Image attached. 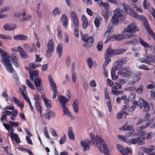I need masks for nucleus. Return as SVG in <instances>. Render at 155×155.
I'll return each instance as SVG.
<instances>
[{
	"label": "nucleus",
	"mask_w": 155,
	"mask_h": 155,
	"mask_svg": "<svg viewBox=\"0 0 155 155\" xmlns=\"http://www.w3.org/2000/svg\"><path fill=\"white\" fill-rule=\"evenodd\" d=\"M114 15L111 21V25L112 24L115 25H117L120 22H122L125 18L122 14V11L119 9L114 10L113 11Z\"/></svg>",
	"instance_id": "f257e3e1"
},
{
	"label": "nucleus",
	"mask_w": 155,
	"mask_h": 155,
	"mask_svg": "<svg viewBox=\"0 0 155 155\" xmlns=\"http://www.w3.org/2000/svg\"><path fill=\"white\" fill-rule=\"evenodd\" d=\"M1 56L3 64L7 71L10 73L13 72L14 69L9 60L10 56L9 54L5 51L2 53L1 54Z\"/></svg>",
	"instance_id": "f03ea898"
},
{
	"label": "nucleus",
	"mask_w": 155,
	"mask_h": 155,
	"mask_svg": "<svg viewBox=\"0 0 155 155\" xmlns=\"http://www.w3.org/2000/svg\"><path fill=\"white\" fill-rule=\"evenodd\" d=\"M126 49H117L113 50L111 47H109L106 51L105 54V59H110L112 55H117L125 52Z\"/></svg>",
	"instance_id": "7ed1b4c3"
},
{
	"label": "nucleus",
	"mask_w": 155,
	"mask_h": 155,
	"mask_svg": "<svg viewBox=\"0 0 155 155\" xmlns=\"http://www.w3.org/2000/svg\"><path fill=\"white\" fill-rule=\"evenodd\" d=\"M90 137L93 142V143L96 145L97 147L99 148V150L103 152L102 148L101 145L102 146L103 142L104 143H105V141L102 140L99 136L97 135L96 137H94V135L91 133L90 134Z\"/></svg>",
	"instance_id": "20e7f679"
},
{
	"label": "nucleus",
	"mask_w": 155,
	"mask_h": 155,
	"mask_svg": "<svg viewBox=\"0 0 155 155\" xmlns=\"http://www.w3.org/2000/svg\"><path fill=\"white\" fill-rule=\"evenodd\" d=\"M139 30V28L137 27L136 23L133 22L131 23L125 29L124 31L122 32V35L124 36L127 35L128 32H135Z\"/></svg>",
	"instance_id": "39448f33"
},
{
	"label": "nucleus",
	"mask_w": 155,
	"mask_h": 155,
	"mask_svg": "<svg viewBox=\"0 0 155 155\" xmlns=\"http://www.w3.org/2000/svg\"><path fill=\"white\" fill-rule=\"evenodd\" d=\"M117 73L119 75L128 77L132 75L133 72L131 70V68L129 67H127L122 68V70L119 71Z\"/></svg>",
	"instance_id": "423d86ee"
},
{
	"label": "nucleus",
	"mask_w": 155,
	"mask_h": 155,
	"mask_svg": "<svg viewBox=\"0 0 155 155\" xmlns=\"http://www.w3.org/2000/svg\"><path fill=\"white\" fill-rule=\"evenodd\" d=\"M144 56L145 58H138L137 59L138 61L141 63H144L148 64H150V59L151 58V54H148L147 52H145Z\"/></svg>",
	"instance_id": "0eeeda50"
},
{
	"label": "nucleus",
	"mask_w": 155,
	"mask_h": 155,
	"mask_svg": "<svg viewBox=\"0 0 155 155\" xmlns=\"http://www.w3.org/2000/svg\"><path fill=\"white\" fill-rule=\"evenodd\" d=\"M83 40L86 42L85 46L87 48H88L91 46L94 41L93 37H90L88 38L87 35L86 34H84L83 35Z\"/></svg>",
	"instance_id": "6e6552de"
},
{
	"label": "nucleus",
	"mask_w": 155,
	"mask_h": 155,
	"mask_svg": "<svg viewBox=\"0 0 155 155\" xmlns=\"http://www.w3.org/2000/svg\"><path fill=\"white\" fill-rule=\"evenodd\" d=\"M34 83L36 88L39 92L42 94L43 92L42 83L41 78H39L35 79Z\"/></svg>",
	"instance_id": "1a4fd4ad"
},
{
	"label": "nucleus",
	"mask_w": 155,
	"mask_h": 155,
	"mask_svg": "<svg viewBox=\"0 0 155 155\" xmlns=\"http://www.w3.org/2000/svg\"><path fill=\"white\" fill-rule=\"evenodd\" d=\"M138 41L139 43L144 48H150L151 50L154 53H155V47L153 45H150L149 44L144 41L141 38L139 39Z\"/></svg>",
	"instance_id": "9d476101"
},
{
	"label": "nucleus",
	"mask_w": 155,
	"mask_h": 155,
	"mask_svg": "<svg viewBox=\"0 0 155 155\" xmlns=\"http://www.w3.org/2000/svg\"><path fill=\"white\" fill-rule=\"evenodd\" d=\"M134 35L132 34H130L128 36H126L124 37L122 35L117 34L114 35H111V38L112 39V41L116 40L117 41H121L123 38H132Z\"/></svg>",
	"instance_id": "9b49d317"
},
{
	"label": "nucleus",
	"mask_w": 155,
	"mask_h": 155,
	"mask_svg": "<svg viewBox=\"0 0 155 155\" xmlns=\"http://www.w3.org/2000/svg\"><path fill=\"white\" fill-rule=\"evenodd\" d=\"M11 57L14 65L16 67L19 65L18 61V55L15 53H12L11 55Z\"/></svg>",
	"instance_id": "f8f14e48"
},
{
	"label": "nucleus",
	"mask_w": 155,
	"mask_h": 155,
	"mask_svg": "<svg viewBox=\"0 0 155 155\" xmlns=\"http://www.w3.org/2000/svg\"><path fill=\"white\" fill-rule=\"evenodd\" d=\"M58 100L60 104L62 105L63 108L66 107V103L68 101V99L65 97L58 95Z\"/></svg>",
	"instance_id": "ddd939ff"
},
{
	"label": "nucleus",
	"mask_w": 155,
	"mask_h": 155,
	"mask_svg": "<svg viewBox=\"0 0 155 155\" xmlns=\"http://www.w3.org/2000/svg\"><path fill=\"white\" fill-rule=\"evenodd\" d=\"M102 14L105 18V22H107L109 18L111 16L112 13L111 10H103Z\"/></svg>",
	"instance_id": "4468645a"
},
{
	"label": "nucleus",
	"mask_w": 155,
	"mask_h": 155,
	"mask_svg": "<svg viewBox=\"0 0 155 155\" xmlns=\"http://www.w3.org/2000/svg\"><path fill=\"white\" fill-rule=\"evenodd\" d=\"M17 26L15 24H6L3 26V29L6 31H12L15 29Z\"/></svg>",
	"instance_id": "2eb2a0df"
},
{
	"label": "nucleus",
	"mask_w": 155,
	"mask_h": 155,
	"mask_svg": "<svg viewBox=\"0 0 155 155\" xmlns=\"http://www.w3.org/2000/svg\"><path fill=\"white\" fill-rule=\"evenodd\" d=\"M38 73V70H35L33 71H29L30 80L32 81H33L34 77H35V79L36 78H40L39 76Z\"/></svg>",
	"instance_id": "dca6fc26"
},
{
	"label": "nucleus",
	"mask_w": 155,
	"mask_h": 155,
	"mask_svg": "<svg viewBox=\"0 0 155 155\" xmlns=\"http://www.w3.org/2000/svg\"><path fill=\"white\" fill-rule=\"evenodd\" d=\"M120 5H119L120 8H122L121 7H122L123 8V11L126 14H127L128 12H129L130 11L131 9L129 5L126 4L125 3H123L122 4H120Z\"/></svg>",
	"instance_id": "f3484780"
},
{
	"label": "nucleus",
	"mask_w": 155,
	"mask_h": 155,
	"mask_svg": "<svg viewBox=\"0 0 155 155\" xmlns=\"http://www.w3.org/2000/svg\"><path fill=\"white\" fill-rule=\"evenodd\" d=\"M120 68V66H114L111 70V73L112 79L115 80L117 78V76L115 75V72L116 71L118 70Z\"/></svg>",
	"instance_id": "a211bd4d"
},
{
	"label": "nucleus",
	"mask_w": 155,
	"mask_h": 155,
	"mask_svg": "<svg viewBox=\"0 0 155 155\" xmlns=\"http://www.w3.org/2000/svg\"><path fill=\"white\" fill-rule=\"evenodd\" d=\"M49 81L50 82L51 89L52 90H55L57 89L56 84L54 82L51 75L48 76Z\"/></svg>",
	"instance_id": "6ab92c4d"
},
{
	"label": "nucleus",
	"mask_w": 155,
	"mask_h": 155,
	"mask_svg": "<svg viewBox=\"0 0 155 155\" xmlns=\"http://www.w3.org/2000/svg\"><path fill=\"white\" fill-rule=\"evenodd\" d=\"M128 60V58L126 57L119 59L116 62L114 66L120 67L121 65L126 64Z\"/></svg>",
	"instance_id": "aec40b11"
},
{
	"label": "nucleus",
	"mask_w": 155,
	"mask_h": 155,
	"mask_svg": "<svg viewBox=\"0 0 155 155\" xmlns=\"http://www.w3.org/2000/svg\"><path fill=\"white\" fill-rule=\"evenodd\" d=\"M145 101L142 98H140L138 101H134L133 102V105L138 106L141 109H143V105L145 103Z\"/></svg>",
	"instance_id": "412c9836"
},
{
	"label": "nucleus",
	"mask_w": 155,
	"mask_h": 155,
	"mask_svg": "<svg viewBox=\"0 0 155 155\" xmlns=\"http://www.w3.org/2000/svg\"><path fill=\"white\" fill-rule=\"evenodd\" d=\"M141 73L139 72L135 73L133 76V79L134 81L132 82L133 84H134L136 82L139 81L141 77Z\"/></svg>",
	"instance_id": "4be33fe9"
},
{
	"label": "nucleus",
	"mask_w": 155,
	"mask_h": 155,
	"mask_svg": "<svg viewBox=\"0 0 155 155\" xmlns=\"http://www.w3.org/2000/svg\"><path fill=\"white\" fill-rule=\"evenodd\" d=\"M55 116L56 114L54 113L50 110H47V112L45 115L46 119H49L50 118L54 117Z\"/></svg>",
	"instance_id": "5701e85b"
},
{
	"label": "nucleus",
	"mask_w": 155,
	"mask_h": 155,
	"mask_svg": "<svg viewBox=\"0 0 155 155\" xmlns=\"http://www.w3.org/2000/svg\"><path fill=\"white\" fill-rule=\"evenodd\" d=\"M79 106V101L78 99L75 100L73 104V107L75 112L77 113L79 112L78 107Z\"/></svg>",
	"instance_id": "b1692460"
},
{
	"label": "nucleus",
	"mask_w": 155,
	"mask_h": 155,
	"mask_svg": "<svg viewBox=\"0 0 155 155\" xmlns=\"http://www.w3.org/2000/svg\"><path fill=\"white\" fill-rule=\"evenodd\" d=\"M61 21L65 28L66 29L68 21V18L66 15L63 14L62 15L61 18Z\"/></svg>",
	"instance_id": "393cba45"
},
{
	"label": "nucleus",
	"mask_w": 155,
	"mask_h": 155,
	"mask_svg": "<svg viewBox=\"0 0 155 155\" xmlns=\"http://www.w3.org/2000/svg\"><path fill=\"white\" fill-rule=\"evenodd\" d=\"M40 64L39 63L35 64L34 62H32L28 64V67H26L25 68L27 70H30L39 66Z\"/></svg>",
	"instance_id": "a878e982"
},
{
	"label": "nucleus",
	"mask_w": 155,
	"mask_h": 155,
	"mask_svg": "<svg viewBox=\"0 0 155 155\" xmlns=\"http://www.w3.org/2000/svg\"><path fill=\"white\" fill-rule=\"evenodd\" d=\"M63 110L64 114H65L66 116L68 117L71 120L73 119V120H75L74 117L72 116L71 112L66 107L63 108Z\"/></svg>",
	"instance_id": "bb28decb"
},
{
	"label": "nucleus",
	"mask_w": 155,
	"mask_h": 155,
	"mask_svg": "<svg viewBox=\"0 0 155 155\" xmlns=\"http://www.w3.org/2000/svg\"><path fill=\"white\" fill-rule=\"evenodd\" d=\"M18 49L20 53L21 57L22 58H25L27 57V53L20 46H18Z\"/></svg>",
	"instance_id": "cd10ccee"
},
{
	"label": "nucleus",
	"mask_w": 155,
	"mask_h": 155,
	"mask_svg": "<svg viewBox=\"0 0 155 155\" xmlns=\"http://www.w3.org/2000/svg\"><path fill=\"white\" fill-rule=\"evenodd\" d=\"M127 124H124L123 127L120 128L121 130H124L126 131H132V132L134 131V126L131 125L130 126H127Z\"/></svg>",
	"instance_id": "c85d7f7f"
},
{
	"label": "nucleus",
	"mask_w": 155,
	"mask_h": 155,
	"mask_svg": "<svg viewBox=\"0 0 155 155\" xmlns=\"http://www.w3.org/2000/svg\"><path fill=\"white\" fill-rule=\"evenodd\" d=\"M68 136L69 138L71 140H75V136L74 134L73 131L71 127H69L68 130Z\"/></svg>",
	"instance_id": "c756f323"
},
{
	"label": "nucleus",
	"mask_w": 155,
	"mask_h": 155,
	"mask_svg": "<svg viewBox=\"0 0 155 155\" xmlns=\"http://www.w3.org/2000/svg\"><path fill=\"white\" fill-rule=\"evenodd\" d=\"M13 102L18 106L21 107L23 109L24 107V105L23 103L21 101L18 99L17 98L13 97Z\"/></svg>",
	"instance_id": "7c9ffc66"
},
{
	"label": "nucleus",
	"mask_w": 155,
	"mask_h": 155,
	"mask_svg": "<svg viewBox=\"0 0 155 155\" xmlns=\"http://www.w3.org/2000/svg\"><path fill=\"white\" fill-rule=\"evenodd\" d=\"M71 16L73 19V21L74 25L79 24L78 17L76 13L74 11H72L71 12Z\"/></svg>",
	"instance_id": "2f4dec72"
},
{
	"label": "nucleus",
	"mask_w": 155,
	"mask_h": 155,
	"mask_svg": "<svg viewBox=\"0 0 155 155\" xmlns=\"http://www.w3.org/2000/svg\"><path fill=\"white\" fill-rule=\"evenodd\" d=\"M82 20L83 21L82 26L83 28H86L88 25V22L87 17L84 15L82 16Z\"/></svg>",
	"instance_id": "473e14b6"
},
{
	"label": "nucleus",
	"mask_w": 155,
	"mask_h": 155,
	"mask_svg": "<svg viewBox=\"0 0 155 155\" xmlns=\"http://www.w3.org/2000/svg\"><path fill=\"white\" fill-rule=\"evenodd\" d=\"M53 41V39H51L48 41L47 45V49L54 50V46Z\"/></svg>",
	"instance_id": "72a5a7b5"
},
{
	"label": "nucleus",
	"mask_w": 155,
	"mask_h": 155,
	"mask_svg": "<svg viewBox=\"0 0 155 155\" xmlns=\"http://www.w3.org/2000/svg\"><path fill=\"white\" fill-rule=\"evenodd\" d=\"M61 10L58 7H55L52 12V14L54 17L59 15L61 13Z\"/></svg>",
	"instance_id": "f704fd0d"
},
{
	"label": "nucleus",
	"mask_w": 155,
	"mask_h": 155,
	"mask_svg": "<svg viewBox=\"0 0 155 155\" xmlns=\"http://www.w3.org/2000/svg\"><path fill=\"white\" fill-rule=\"evenodd\" d=\"M113 31V30L112 25H111V23H110L108 27V28L104 33V36L105 37H107Z\"/></svg>",
	"instance_id": "c9c22d12"
},
{
	"label": "nucleus",
	"mask_w": 155,
	"mask_h": 155,
	"mask_svg": "<svg viewBox=\"0 0 155 155\" xmlns=\"http://www.w3.org/2000/svg\"><path fill=\"white\" fill-rule=\"evenodd\" d=\"M63 49V46L61 44H58L57 48V52L58 54L59 58H61L62 54Z\"/></svg>",
	"instance_id": "e433bc0d"
},
{
	"label": "nucleus",
	"mask_w": 155,
	"mask_h": 155,
	"mask_svg": "<svg viewBox=\"0 0 155 155\" xmlns=\"http://www.w3.org/2000/svg\"><path fill=\"white\" fill-rule=\"evenodd\" d=\"M132 151L128 147L124 149L122 153L124 155H131Z\"/></svg>",
	"instance_id": "4c0bfd02"
},
{
	"label": "nucleus",
	"mask_w": 155,
	"mask_h": 155,
	"mask_svg": "<svg viewBox=\"0 0 155 155\" xmlns=\"http://www.w3.org/2000/svg\"><path fill=\"white\" fill-rule=\"evenodd\" d=\"M81 146L84 147V151H86L87 150H89L90 149V147L86 143L85 140L84 141H81Z\"/></svg>",
	"instance_id": "58836bf2"
},
{
	"label": "nucleus",
	"mask_w": 155,
	"mask_h": 155,
	"mask_svg": "<svg viewBox=\"0 0 155 155\" xmlns=\"http://www.w3.org/2000/svg\"><path fill=\"white\" fill-rule=\"evenodd\" d=\"M99 5L101 6L104 7L105 10H110L109 6V4L107 2H103L102 1L100 4Z\"/></svg>",
	"instance_id": "ea45409f"
},
{
	"label": "nucleus",
	"mask_w": 155,
	"mask_h": 155,
	"mask_svg": "<svg viewBox=\"0 0 155 155\" xmlns=\"http://www.w3.org/2000/svg\"><path fill=\"white\" fill-rule=\"evenodd\" d=\"M23 47L29 53H31L33 52V49L30 47L28 44H24Z\"/></svg>",
	"instance_id": "a19ab883"
},
{
	"label": "nucleus",
	"mask_w": 155,
	"mask_h": 155,
	"mask_svg": "<svg viewBox=\"0 0 155 155\" xmlns=\"http://www.w3.org/2000/svg\"><path fill=\"white\" fill-rule=\"evenodd\" d=\"M122 87V85L118 83H116L112 88L111 91H114L117 90L118 89H120Z\"/></svg>",
	"instance_id": "79ce46f5"
},
{
	"label": "nucleus",
	"mask_w": 155,
	"mask_h": 155,
	"mask_svg": "<svg viewBox=\"0 0 155 155\" xmlns=\"http://www.w3.org/2000/svg\"><path fill=\"white\" fill-rule=\"evenodd\" d=\"M43 100L47 107L48 108H50L51 107V101L45 97L43 98Z\"/></svg>",
	"instance_id": "37998d69"
},
{
	"label": "nucleus",
	"mask_w": 155,
	"mask_h": 155,
	"mask_svg": "<svg viewBox=\"0 0 155 155\" xmlns=\"http://www.w3.org/2000/svg\"><path fill=\"white\" fill-rule=\"evenodd\" d=\"M127 114L124 111L122 110L117 114L116 118L118 119H121L123 117H125Z\"/></svg>",
	"instance_id": "c03bdc74"
},
{
	"label": "nucleus",
	"mask_w": 155,
	"mask_h": 155,
	"mask_svg": "<svg viewBox=\"0 0 155 155\" xmlns=\"http://www.w3.org/2000/svg\"><path fill=\"white\" fill-rule=\"evenodd\" d=\"M137 41L136 39H133L129 41H127L126 42V44L127 45H135L137 44Z\"/></svg>",
	"instance_id": "a18cd8bd"
},
{
	"label": "nucleus",
	"mask_w": 155,
	"mask_h": 155,
	"mask_svg": "<svg viewBox=\"0 0 155 155\" xmlns=\"http://www.w3.org/2000/svg\"><path fill=\"white\" fill-rule=\"evenodd\" d=\"M143 111L146 112L150 110V105L146 101L145 102V103L143 105Z\"/></svg>",
	"instance_id": "49530a36"
},
{
	"label": "nucleus",
	"mask_w": 155,
	"mask_h": 155,
	"mask_svg": "<svg viewBox=\"0 0 155 155\" xmlns=\"http://www.w3.org/2000/svg\"><path fill=\"white\" fill-rule=\"evenodd\" d=\"M150 124V121H148L147 122L146 124L144 125H143L138 127V130H144L146 128L149 127Z\"/></svg>",
	"instance_id": "de8ad7c7"
},
{
	"label": "nucleus",
	"mask_w": 155,
	"mask_h": 155,
	"mask_svg": "<svg viewBox=\"0 0 155 155\" xmlns=\"http://www.w3.org/2000/svg\"><path fill=\"white\" fill-rule=\"evenodd\" d=\"M144 138L143 137H141L137 138V143L138 145H142L144 144Z\"/></svg>",
	"instance_id": "09e8293b"
},
{
	"label": "nucleus",
	"mask_w": 155,
	"mask_h": 155,
	"mask_svg": "<svg viewBox=\"0 0 155 155\" xmlns=\"http://www.w3.org/2000/svg\"><path fill=\"white\" fill-rule=\"evenodd\" d=\"M103 144L102 147H103L104 152L105 155H110L109 153L108 147L106 143H104V142H103Z\"/></svg>",
	"instance_id": "8fccbe9b"
},
{
	"label": "nucleus",
	"mask_w": 155,
	"mask_h": 155,
	"mask_svg": "<svg viewBox=\"0 0 155 155\" xmlns=\"http://www.w3.org/2000/svg\"><path fill=\"white\" fill-rule=\"evenodd\" d=\"M35 104L37 110L39 111L41 116H42L41 107L39 102H35Z\"/></svg>",
	"instance_id": "3c124183"
},
{
	"label": "nucleus",
	"mask_w": 155,
	"mask_h": 155,
	"mask_svg": "<svg viewBox=\"0 0 155 155\" xmlns=\"http://www.w3.org/2000/svg\"><path fill=\"white\" fill-rule=\"evenodd\" d=\"M79 24H76L74 25V27L75 28L74 30V35L77 37H78L79 35L78 34V31L79 30Z\"/></svg>",
	"instance_id": "603ef678"
},
{
	"label": "nucleus",
	"mask_w": 155,
	"mask_h": 155,
	"mask_svg": "<svg viewBox=\"0 0 155 155\" xmlns=\"http://www.w3.org/2000/svg\"><path fill=\"white\" fill-rule=\"evenodd\" d=\"M143 22L144 26L146 27V28L147 31L148 33H149V31H150V30H152L150 29L149 24L147 21L146 20H145L144 21H143Z\"/></svg>",
	"instance_id": "864d4df0"
},
{
	"label": "nucleus",
	"mask_w": 155,
	"mask_h": 155,
	"mask_svg": "<svg viewBox=\"0 0 155 155\" xmlns=\"http://www.w3.org/2000/svg\"><path fill=\"white\" fill-rule=\"evenodd\" d=\"M137 143V139L132 138L128 140L127 142V143L129 144H136Z\"/></svg>",
	"instance_id": "5fc2aeb1"
},
{
	"label": "nucleus",
	"mask_w": 155,
	"mask_h": 155,
	"mask_svg": "<svg viewBox=\"0 0 155 155\" xmlns=\"http://www.w3.org/2000/svg\"><path fill=\"white\" fill-rule=\"evenodd\" d=\"M57 36L58 38L61 39L62 38L61 26H58L57 29Z\"/></svg>",
	"instance_id": "6e6d98bb"
},
{
	"label": "nucleus",
	"mask_w": 155,
	"mask_h": 155,
	"mask_svg": "<svg viewBox=\"0 0 155 155\" xmlns=\"http://www.w3.org/2000/svg\"><path fill=\"white\" fill-rule=\"evenodd\" d=\"M26 83L28 87L32 90L35 89V87L33 84L28 79L26 80Z\"/></svg>",
	"instance_id": "4d7b16f0"
},
{
	"label": "nucleus",
	"mask_w": 155,
	"mask_h": 155,
	"mask_svg": "<svg viewBox=\"0 0 155 155\" xmlns=\"http://www.w3.org/2000/svg\"><path fill=\"white\" fill-rule=\"evenodd\" d=\"M107 1L110 2L112 3L113 4L117 5L118 7L120 8V7L119 6V4H121L120 2H119L118 0H107Z\"/></svg>",
	"instance_id": "13d9d810"
},
{
	"label": "nucleus",
	"mask_w": 155,
	"mask_h": 155,
	"mask_svg": "<svg viewBox=\"0 0 155 155\" xmlns=\"http://www.w3.org/2000/svg\"><path fill=\"white\" fill-rule=\"evenodd\" d=\"M128 13L132 17H135V18H139V16L137 14L136 12L133 11L131 9L130 11L128 12Z\"/></svg>",
	"instance_id": "bf43d9fd"
},
{
	"label": "nucleus",
	"mask_w": 155,
	"mask_h": 155,
	"mask_svg": "<svg viewBox=\"0 0 155 155\" xmlns=\"http://www.w3.org/2000/svg\"><path fill=\"white\" fill-rule=\"evenodd\" d=\"M143 91V87L142 85H140L139 87L136 90V92L138 94H142Z\"/></svg>",
	"instance_id": "052dcab7"
},
{
	"label": "nucleus",
	"mask_w": 155,
	"mask_h": 155,
	"mask_svg": "<svg viewBox=\"0 0 155 155\" xmlns=\"http://www.w3.org/2000/svg\"><path fill=\"white\" fill-rule=\"evenodd\" d=\"M66 141V137L65 134H64L63 136L61 137L59 142L61 144L64 143Z\"/></svg>",
	"instance_id": "680f3d73"
},
{
	"label": "nucleus",
	"mask_w": 155,
	"mask_h": 155,
	"mask_svg": "<svg viewBox=\"0 0 155 155\" xmlns=\"http://www.w3.org/2000/svg\"><path fill=\"white\" fill-rule=\"evenodd\" d=\"M118 137L119 139L127 143V142L128 140L125 136H124L119 135H118Z\"/></svg>",
	"instance_id": "e2e57ef3"
},
{
	"label": "nucleus",
	"mask_w": 155,
	"mask_h": 155,
	"mask_svg": "<svg viewBox=\"0 0 155 155\" xmlns=\"http://www.w3.org/2000/svg\"><path fill=\"white\" fill-rule=\"evenodd\" d=\"M138 68L140 69H143L146 70H149V68L146 65L144 64H142L138 65L137 66Z\"/></svg>",
	"instance_id": "0e129e2a"
},
{
	"label": "nucleus",
	"mask_w": 155,
	"mask_h": 155,
	"mask_svg": "<svg viewBox=\"0 0 155 155\" xmlns=\"http://www.w3.org/2000/svg\"><path fill=\"white\" fill-rule=\"evenodd\" d=\"M155 149V146H149L148 148V153L150 155H151L152 151L154 150Z\"/></svg>",
	"instance_id": "69168bd1"
},
{
	"label": "nucleus",
	"mask_w": 155,
	"mask_h": 155,
	"mask_svg": "<svg viewBox=\"0 0 155 155\" xmlns=\"http://www.w3.org/2000/svg\"><path fill=\"white\" fill-rule=\"evenodd\" d=\"M105 59L106 60V61L103 64L102 66L103 69H104V68H105L107 66V64L111 61L110 59Z\"/></svg>",
	"instance_id": "338daca9"
},
{
	"label": "nucleus",
	"mask_w": 155,
	"mask_h": 155,
	"mask_svg": "<svg viewBox=\"0 0 155 155\" xmlns=\"http://www.w3.org/2000/svg\"><path fill=\"white\" fill-rule=\"evenodd\" d=\"M54 50L47 49L46 51V54L47 57H51L52 55V52Z\"/></svg>",
	"instance_id": "774afa93"
}]
</instances>
